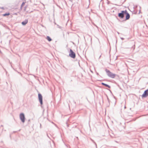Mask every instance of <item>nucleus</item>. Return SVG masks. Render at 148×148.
I'll return each instance as SVG.
<instances>
[{"mask_svg": "<svg viewBox=\"0 0 148 148\" xmlns=\"http://www.w3.org/2000/svg\"><path fill=\"white\" fill-rule=\"evenodd\" d=\"M125 15V21H126L129 19L130 17V14L127 12L126 10H123L121 12L118 13V16L120 18H123Z\"/></svg>", "mask_w": 148, "mask_h": 148, "instance_id": "obj_1", "label": "nucleus"}, {"mask_svg": "<svg viewBox=\"0 0 148 148\" xmlns=\"http://www.w3.org/2000/svg\"><path fill=\"white\" fill-rule=\"evenodd\" d=\"M106 72V73L107 75L109 77L112 78H114L115 77V76L116 75V74L112 73L109 70L107 69H106L105 70Z\"/></svg>", "mask_w": 148, "mask_h": 148, "instance_id": "obj_2", "label": "nucleus"}, {"mask_svg": "<svg viewBox=\"0 0 148 148\" xmlns=\"http://www.w3.org/2000/svg\"><path fill=\"white\" fill-rule=\"evenodd\" d=\"M69 56L73 59H74L76 57V54L72 49H70L69 52Z\"/></svg>", "mask_w": 148, "mask_h": 148, "instance_id": "obj_3", "label": "nucleus"}, {"mask_svg": "<svg viewBox=\"0 0 148 148\" xmlns=\"http://www.w3.org/2000/svg\"><path fill=\"white\" fill-rule=\"evenodd\" d=\"M19 117L21 121L23 123H24L25 119L24 114L23 113H21L19 115Z\"/></svg>", "mask_w": 148, "mask_h": 148, "instance_id": "obj_4", "label": "nucleus"}, {"mask_svg": "<svg viewBox=\"0 0 148 148\" xmlns=\"http://www.w3.org/2000/svg\"><path fill=\"white\" fill-rule=\"evenodd\" d=\"M38 97L39 101L40 104L41 105L43 104L42 96L40 93H39L38 95Z\"/></svg>", "mask_w": 148, "mask_h": 148, "instance_id": "obj_5", "label": "nucleus"}, {"mask_svg": "<svg viewBox=\"0 0 148 148\" xmlns=\"http://www.w3.org/2000/svg\"><path fill=\"white\" fill-rule=\"evenodd\" d=\"M148 96V89L145 90L141 96L142 98H146Z\"/></svg>", "mask_w": 148, "mask_h": 148, "instance_id": "obj_6", "label": "nucleus"}, {"mask_svg": "<svg viewBox=\"0 0 148 148\" xmlns=\"http://www.w3.org/2000/svg\"><path fill=\"white\" fill-rule=\"evenodd\" d=\"M28 22V19H26L25 21H23L21 23V24L23 25H25Z\"/></svg>", "mask_w": 148, "mask_h": 148, "instance_id": "obj_7", "label": "nucleus"}, {"mask_svg": "<svg viewBox=\"0 0 148 148\" xmlns=\"http://www.w3.org/2000/svg\"><path fill=\"white\" fill-rule=\"evenodd\" d=\"M101 84L102 85L105 86L106 87H108V88H111L110 86L109 85H108V84H107L104 83L102 82L101 83Z\"/></svg>", "mask_w": 148, "mask_h": 148, "instance_id": "obj_8", "label": "nucleus"}, {"mask_svg": "<svg viewBox=\"0 0 148 148\" xmlns=\"http://www.w3.org/2000/svg\"><path fill=\"white\" fill-rule=\"evenodd\" d=\"M46 39L49 41L50 42L52 40L51 38L49 36H47Z\"/></svg>", "mask_w": 148, "mask_h": 148, "instance_id": "obj_9", "label": "nucleus"}, {"mask_svg": "<svg viewBox=\"0 0 148 148\" xmlns=\"http://www.w3.org/2000/svg\"><path fill=\"white\" fill-rule=\"evenodd\" d=\"M90 139L95 144V146H96V148H97V145L96 143L92 138H90Z\"/></svg>", "mask_w": 148, "mask_h": 148, "instance_id": "obj_10", "label": "nucleus"}, {"mask_svg": "<svg viewBox=\"0 0 148 148\" xmlns=\"http://www.w3.org/2000/svg\"><path fill=\"white\" fill-rule=\"evenodd\" d=\"M10 14V13L9 12H8V13H5V14H3V16H8Z\"/></svg>", "mask_w": 148, "mask_h": 148, "instance_id": "obj_11", "label": "nucleus"}, {"mask_svg": "<svg viewBox=\"0 0 148 148\" xmlns=\"http://www.w3.org/2000/svg\"><path fill=\"white\" fill-rule=\"evenodd\" d=\"M25 3L24 2H23L22 3L21 5V8H22L24 5Z\"/></svg>", "mask_w": 148, "mask_h": 148, "instance_id": "obj_12", "label": "nucleus"}, {"mask_svg": "<svg viewBox=\"0 0 148 148\" xmlns=\"http://www.w3.org/2000/svg\"><path fill=\"white\" fill-rule=\"evenodd\" d=\"M132 48H133V49H135V45H134V46H133L132 47Z\"/></svg>", "mask_w": 148, "mask_h": 148, "instance_id": "obj_13", "label": "nucleus"}, {"mask_svg": "<svg viewBox=\"0 0 148 148\" xmlns=\"http://www.w3.org/2000/svg\"><path fill=\"white\" fill-rule=\"evenodd\" d=\"M66 125H67V126L68 127H69V125L66 122Z\"/></svg>", "mask_w": 148, "mask_h": 148, "instance_id": "obj_14", "label": "nucleus"}, {"mask_svg": "<svg viewBox=\"0 0 148 148\" xmlns=\"http://www.w3.org/2000/svg\"><path fill=\"white\" fill-rule=\"evenodd\" d=\"M120 38L121 40H124V38H122V37H120Z\"/></svg>", "mask_w": 148, "mask_h": 148, "instance_id": "obj_15", "label": "nucleus"}, {"mask_svg": "<svg viewBox=\"0 0 148 148\" xmlns=\"http://www.w3.org/2000/svg\"><path fill=\"white\" fill-rule=\"evenodd\" d=\"M40 128H41V125L40 123Z\"/></svg>", "mask_w": 148, "mask_h": 148, "instance_id": "obj_16", "label": "nucleus"}, {"mask_svg": "<svg viewBox=\"0 0 148 148\" xmlns=\"http://www.w3.org/2000/svg\"><path fill=\"white\" fill-rule=\"evenodd\" d=\"M117 33H118V34H120V33H119V32H117Z\"/></svg>", "mask_w": 148, "mask_h": 148, "instance_id": "obj_17", "label": "nucleus"}, {"mask_svg": "<svg viewBox=\"0 0 148 148\" xmlns=\"http://www.w3.org/2000/svg\"><path fill=\"white\" fill-rule=\"evenodd\" d=\"M107 99H108V101H109V99H108V97L107 98Z\"/></svg>", "mask_w": 148, "mask_h": 148, "instance_id": "obj_18", "label": "nucleus"}, {"mask_svg": "<svg viewBox=\"0 0 148 148\" xmlns=\"http://www.w3.org/2000/svg\"><path fill=\"white\" fill-rule=\"evenodd\" d=\"M97 75H99V74H98V73H97Z\"/></svg>", "mask_w": 148, "mask_h": 148, "instance_id": "obj_19", "label": "nucleus"}, {"mask_svg": "<svg viewBox=\"0 0 148 148\" xmlns=\"http://www.w3.org/2000/svg\"><path fill=\"white\" fill-rule=\"evenodd\" d=\"M1 127H3V125H1Z\"/></svg>", "mask_w": 148, "mask_h": 148, "instance_id": "obj_20", "label": "nucleus"}, {"mask_svg": "<svg viewBox=\"0 0 148 148\" xmlns=\"http://www.w3.org/2000/svg\"><path fill=\"white\" fill-rule=\"evenodd\" d=\"M47 136L49 138V136H48V134H47Z\"/></svg>", "mask_w": 148, "mask_h": 148, "instance_id": "obj_21", "label": "nucleus"}, {"mask_svg": "<svg viewBox=\"0 0 148 148\" xmlns=\"http://www.w3.org/2000/svg\"><path fill=\"white\" fill-rule=\"evenodd\" d=\"M30 121V119H29V120H28V121Z\"/></svg>", "mask_w": 148, "mask_h": 148, "instance_id": "obj_22", "label": "nucleus"}, {"mask_svg": "<svg viewBox=\"0 0 148 148\" xmlns=\"http://www.w3.org/2000/svg\"><path fill=\"white\" fill-rule=\"evenodd\" d=\"M26 7H25V8H26Z\"/></svg>", "mask_w": 148, "mask_h": 148, "instance_id": "obj_23", "label": "nucleus"}, {"mask_svg": "<svg viewBox=\"0 0 148 148\" xmlns=\"http://www.w3.org/2000/svg\"><path fill=\"white\" fill-rule=\"evenodd\" d=\"M140 10H139V13H140Z\"/></svg>", "mask_w": 148, "mask_h": 148, "instance_id": "obj_24", "label": "nucleus"}, {"mask_svg": "<svg viewBox=\"0 0 148 148\" xmlns=\"http://www.w3.org/2000/svg\"><path fill=\"white\" fill-rule=\"evenodd\" d=\"M88 7H89V5L88 6V7H87V8H88Z\"/></svg>", "mask_w": 148, "mask_h": 148, "instance_id": "obj_25", "label": "nucleus"}, {"mask_svg": "<svg viewBox=\"0 0 148 148\" xmlns=\"http://www.w3.org/2000/svg\"><path fill=\"white\" fill-rule=\"evenodd\" d=\"M78 63H79V62H78Z\"/></svg>", "mask_w": 148, "mask_h": 148, "instance_id": "obj_26", "label": "nucleus"}, {"mask_svg": "<svg viewBox=\"0 0 148 148\" xmlns=\"http://www.w3.org/2000/svg\"><path fill=\"white\" fill-rule=\"evenodd\" d=\"M111 92V91H110V90H109Z\"/></svg>", "mask_w": 148, "mask_h": 148, "instance_id": "obj_27", "label": "nucleus"}, {"mask_svg": "<svg viewBox=\"0 0 148 148\" xmlns=\"http://www.w3.org/2000/svg\"><path fill=\"white\" fill-rule=\"evenodd\" d=\"M125 108H126V106H125Z\"/></svg>", "mask_w": 148, "mask_h": 148, "instance_id": "obj_28", "label": "nucleus"}, {"mask_svg": "<svg viewBox=\"0 0 148 148\" xmlns=\"http://www.w3.org/2000/svg\"><path fill=\"white\" fill-rule=\"evenodd\" d=\"M1 134H0V136H1Z\"/></svg>", "mask_w": 148, "mask_h": 148, "instance_id": "obj_29", "label": "nucleus"}]
</instances>
